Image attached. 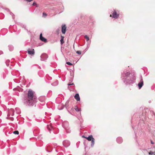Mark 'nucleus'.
<instances>
[{
    "label": "nucleus",
    "instance_id": "nucleus-28",
    "mask_svg": "<svg viewBox=\"0 0 155 155\" xmlns=\"http://www.w3.org/2000/svg\"><path fill=\"white\" fill-rule=\"evenodd\" d=\"M68 85L69 86V85H74V84L73 83H72V84H70V83H68Z\"/></svg>",
    "mask_w": 155,
    "mask_h": 155
},
{
    "label": "nucleus",
    "instance_id": "nucleus-24",
    "mask_svg": "<svg viewBox=\"0 0 155 155\" xmlns=\"http://www.w3.org/2000/svg\"><path fill=\"white\" fill-rule=\"evenodd\" d=\"M13 133L15 134H18L19 132L18 130H16L13 132Z\"/></svg>",
    "mask_w": 155,
    "mask_h": 155
},
{
    "label": "nucleus",
    "instance_id": "nucleus-30",
    "mask_svg": "<svg viewBox=\"0 0 155 155\" xmlns=\"http://www.w3.org/2000/svg\"><path fill=\"white\" fill-rule=\"evenodd\" d=\"M36 5V3L35 2H34L32 4V5L33 6H34V5Z\"/></svg>",
    "mask_w": 155,
    "mask_h": 155
},
{
    "label": "nucleus",
    "instance_id": "nucleus-35",
    "mask_svg": "<svg viewBox=\"0 0 155 155\" xmlns=\"http://www.w3.org/2000/svg\"><path fill=\"white\" fill-rule=\"evenodd\" d=\"M73 74H72L71 73L70 75H71V76H73Z\"/></svg>",
    "mask_w": 155,
    "mask_h": 155
},
{
    "label": "nucleus",
    "instance_id": "nucleus-41",
    "mask_svg": "<svg viewBox=\"0 0 155 155\" xmlns=\"http://www.w3.org/2000/svg\"><path fill=\"white\" fill-rule=\"evenodd\" d=\"M1 112L0 111V114H1Z\"/></svg>",
    "mask_w": 155,
    "mask_h": 155
},
{
    "label": "nucleus",
    "instance_id": "nucleus-25",
    "mask_svg": "<svg viewBox=\"0 0 155 155\" xmlns=\"http://www.w3.org/2000/svg\"><path fill=\"white\" fill-rule=\"evenodd\" d=\"M76 53L78 54H81V51H76Z\"/></svg>",
    "mask_w": 155,
    "mask_h": 155
},
{
    "label": "nucleus",
    "instance_id": "nucleus-38",
    "mask_svg": "<svg viewBox=\"0 0 155 155\" xmlns=\"http://www.w3.org/2000/svg\"><path fill=\"white\" fill-rule=\"evenodd\" d=\"M20 113V111H19L18 112V114H19V113Z\"/></svg>",
    "mask_w": 155,
    "mask_h": 155
},
{
    "label": "nucleus",
    "instance_id": "nucleus-7",
    "mask_svg": "<svg viewBox=\"0 0 155 155\" xmlns=\"http://www.w3.org/2000/svg\"><path fill=\"white\" fill-rule=\"evenodd\" d=\"M119 16V14H118L117 13L116 10H114V12L112 13V17L115 19H117V18H118Z\"/></svg>",
    "mask_w": 155,
    "mask_h": 155
},
{
    "label": "nucleus",
    "instance_id": "nucleus-20",
    "mask_svg": "<svg viewBox=\"0 0 155 155\" xmlns=\"http://www.w3.org/2000/svg\"><path fill=\"white\" fill-rule=\"evenodd\" d=\"M75 110L77 111H81V109H79L78 107L76 106L74 108Z\"/></svg>",
    "mask_w": 155,
    "mask_h": 155
},
{
    "label": "nucleus",
    "instance_id": "nucleus-6",
    "mask_svg": "<svg viewBox=\"0 0 155 155\" xmlns=\"http://www.w3.org/2000/svg\"><path fill=\"white\" fill-rule=\"evenodd\" d=\"M48 58V55L46 54H43L41 56V61H45Z\"/></svg>",
    "mask_w": 155,
    "mask_h": 155
},
{
    "label": "nucleus",
    "instance_id": "nucleus-16",
    "mask_svg": "<svg viewBox=\"0 0 155 155\" xmlns=\"http://www.w3.org/2000/svg\"><path fill=\"white\" fill-rule=\"evenodd\" d=\"M45 99V97L41 96L39 98V100L41 102L44 101Z\"/></svg>",
    "mask_w": 155,
    "mask_h": 155
},
{
    "label": "nucleus",
    "instance_id": "nucleus-22",
    "mask_svg": "<svg viewBox=\"0 0 155 155\" xmlns=\"http://www.w3.org/2000/svg\"><path fill=\"white\" fill-rule=\"evenodd\" d=\"M84 38L86 39V41H87L89 40V37L87 35L84 36Z\"/></svg>",
    "mask_w": 155,
    "mask_h": 155
},
{
    "label": "nucleus",
    "instance_id": "nucleus-18",
    "mask_svg": "<svg viewBox=\"0 0 155 155\" xmlns=\"http://www.w3.org/2000/svg\"><path fill=\"white\" fill-rule=\"evenodd\" d=\"M61 39L60 40L61 43V45H62L64 43V37L61 35Z\"/></svg>",
    "mask_w": 155,
    "mask_h": 155
},
{
    "label": "nucleus",
    "instance_id": "nucleus-33",
    "mask_svg": "<svg viewBox=\"0 0 155 155\" xmlns=\"http://www.w3.org/2000/svg\"><path fill=\"white\" fill-rule=\"evenodd\" d=\"M3 53V52H2V51H0V55L2 54Z\"/></svg>",
    "mask_w": 155,
    "mask_h": 155
},
{
    "label": "nucleus",
    "instance_id": "nucleus-23",
    "mask_svg": "<svg viewBox=\"0 0 155 155\" xmlns=\"http://www.w3.org/2000/svg\"><path fill=\"white\" fill-rule=\"evenodd\" d=\"M50 147L49 146H48L47 147V151H48V152H51V151H52V150L51 149V150H49L50 149Z\"/></svg>",
    "mask_w": 155,
    "mask_h": 155
},
{
    "label": "nucleus",
    "instance_id": "nucleus-26",
    "mask_svg": "<svg viewBox=\"0 0 155 155\" xmlns=\"http://www.w3.org/2000/svg\"><path fill=\"white\" fill-rule=\"evenodd\" d=\"M47 16V14L45 13H43V17H45Z\"/></svg>",
    "mask_w": 155,
    "mask_h": 155
},
{
    "label": "nucleus",
    "instance_id": "nucleus-3",
    "mask_svg": "<svg viewBox=\"0 0 155 155\" xmlns=\"http://www.w3.org/2000/svg\"><path fill=\"white\" fill-rule=\"evenodd\" d=\"M63 127L66 130V132L68 133H70L71 130L68 127V123L67 121H65L62 124Z\"/></svg>",
    "mask_w": 155,
    "mask_h": 155
},
{
    "label": "nucleus",
    "instance_id": "nucleus-21",
    "mask_svg": "<svg viewBox=\"0 0 155 155\" xmlns=\"http://www.w3.org/2000/svg\"><path fill=\"white\" fill-rule=\"evenodd\" d=\"M10 62V60H6V64L7 65V66H8L9 64V63Z\"/></svg>",
    "mask_w": 155,
    "mask_h": 155
},
{
    "label": "nucleus",
    "instance_id": "nucleus-10",
    "mask_svg": "<svg viewBox=\"0 0 155 155\" xmlns=\"http://www.w3.org/2000/svg\"><path fill=\"white\" fill-rule=\"evenodd\" d=\"M28 53L31 55H33L35 54V51L34 49H31L29 48L28 50Z\"/></svg>",
    "mask_w": 155,
    "mask_h": 155
},
{
    "label": "nucleus",
    "instance_id": "nucleus-14",
    "mask_svg": "<svg viewBox=\"0 0 155 155\" xmlns=\"http://www.w3.org/2000/svg\"><path fill=\"white\" fill-rule=\"evenodd\" d=\"M75 98L77 101H80V97L78 94H76L74 96Z\"/></svg>",
    "mask_w": 155,
    "mask_h": 155
},
{
    "label": "nucleus",
    "instance_id": "nucleus-32",
    "mask_svg": "<svg viewBox=\"0 0 155 155\" xmlns=\"http://www.w3.org/2000/svg\"><path fill=\"white\" fill-rule=\"evenodd\" d=\"M33 0H25V1L28 2H30Z\"/></svg>",
    "mask_w": 155,
    "mask_h": 155
},
{
    "label": "nucleus",
    "instance_id": "nucleus-4",
    "mask_svg": "<svg viewBox=\"0 0 155 155\" xmlns=\"http://www.w3.org/2000/svg\"><path fill=\"white\" fill-rule=\"evenodd\" d=\"M85 138L87 139L89 141H91V147H93L94 143V139L93 137L92 136V135H91L87 137H85Z\"/></svg>",
    "mask_w": 155,
    "mask_h": 155
},
{
    "label": "nucleus",
    "instance_id": "nucleus-37",
    "mask_svg": "<svg viewBox=\"0 0 155 155\" xmlns=\"http://www.w3.org/2000/svg\"><path fill=\"white\" fill-rule=\"evenodd\" d=\"M15 109H16V110H17V109H18H18H18V108H15Z\"/></svg>",
    "mask_w": 155,
    "mask_h": 155
},
{
    "label": "nucleus",
    "instance_id": "nucleus-9",
    "mask_svg": "<svg viewBox=\"0 0 155 155\" xmlns=\"http://www.w3.org/2000/svg\"><path fill=\"white\" fill-rule=\"evenodd\" d=\"M70 142L68 140H65L63 141V144L65 147H67L69 146L70 145Z\"/></svg>",
    "mask_w": 155,
    "mask_h": 155
},
{
    "label": "nucleus",
    "instance_id": "nucleus-17",
    "mask_svg": "<svg viewBox=\"0 0 155 155\" xmlns=\"http://www.w3.org/2000/svg\"><path fill=\"white\" fill-rule=\"evenodd\" d=\"M9 49L10 51H12L14 49V47L13 46L11 45H9L8 46Z\"/></svg>",
    "mask_w": 155,
    "mask_h": 155
},
{
    "label": "nucleus",
    "instance_id": "nucleus-29",
    "mask_svg": "<svg viewBox=\"0 0 155 155\" xmlns=\"http://www.w3.org/2000/svg\"><path fill=\"white\" fill-rule=\"evenodd\" d=\"M153 153V152H150L149 153V154L150 155H152Z\"/></svg>",
    "mask_w": 155,
    "mask_h": 155
},
{
    "label": "nucleus",
    "instance_id": "nucleus-11",
    "mask_svg": "<svg viewBox=\"0 0 155 155\" xmlns=\"http://www.w3.org/2000/svg\"><path fill=\"white\" fill-rule=\"evenodd\" d=\"M40 39L42 41H43L44 42H46L47 41V40L46 38H45L44 37L42 36V33H41L40 35Z\"/></svg>",
    "mask_w": 155,
    "mask_h": 155
},
{
    "label": "nucleus",
    "instance_id": "nucleus-1",
    "mask_svg": "<svg viewBox=\"0 0 155 155\" xmlns=\"http://www.w3.org/2000/svg\"><path fill=\"white\" fill-rule=\"evenodd\" d=\"M121 78L127 85L133 84L135 82L136 77L134 74H131L130 72L124 71L121 74Z\"/></svg>",
    "mask_w": 155,
    "mask_h": 155
},
{
    "label": "nucleus",
    "instance_id": "nucleus-40",
    "mask_svg": "<svg viewBox=\"0 0 155 155\" xmlns=\"http://www.w3.org/2000/svg\"><path fill=\"white\" fill-rule=\"evenodd\" d=\"M110 17H111V15H110Z\"/></svg>",
    "mask_w": 155,
    "mask_h": 155
},
{
    "label": "nucleus",
    "instance_id": "nucleus-15",
    "mask_svg": "<svg viewBox=\"0 0 155 155\" xmlns=\"http://www.w3.org/2000/svg\"><path fill=\"white\" fill-rule=\"evenodd\" d=\"M47 128L50 133H51V131L53 129V127L50 124L47 125Z\"/></svg>",
    "mask_w": 155,
    "mask_h": 155
},
{
    "label": "nucleus",
    "instance_id": "nucleus-12",
    "mask_svg": "<svg viewBox=\"0 0 155 155\" xmlns=\"http://www.w3.org/2000/svg\"><path fill=\"white\" fill-rule=\"evenodd\" d=\"M66 27L65 25H62V32L63 34H65L66 32Z\"/></svg>",
    "mask_w": 155,
    "mask_h": 155
},
{
    "label": "nucleus",
    "instance_id": "nucleus-31",
    "mask_svg": "<svg viewBox=\"0 0 155 155\" xmlns=\"http://www.w3.org/2000/svg\"><path fill=\"white\" fill-rule=\"evenodd\" d=\"M10 14L11 15H12V18H13V16H14V15L13 14V13L12 12H11L10 13Z\"/></svg>",
    "mask_w": 155,
    "mask_h": 155
},
{
    "label": "nucleus",
    "instance_id": "nucleus-8",
    "mask_svg": "<svg viewBox=\"0 0 155 155\" xmlns=\"http://www.w3.org/2000/svg\"><path fill=\"white\" fill-rule=\"evenodd\" d=\"M14 114V109H10L8 111V116L9 117L10 116H13Z\"/></svg>",
    "mask_w": 155,
    "mask_h": 155
},
{
    "label": "nucleus",
    "instance_id": "nucleus-34",
    "mask_svg": "<svg viewBox=\"0 0 155 155\" xmlns=\"http://www.w3.org/2000/svg\"><path fill=\"white\" fill-rule=\"evenodd\" d=\"M150 142H151V144H154V143L153 142V141L151 140Z\"/></svg>",
    "mask_w": 155,
    "mask_h": 155
},
{
    "label": "nucleus",
    "instance_id": "nucleus-13",
    "mask_svg": "<svg viewBox=\"0 0 155 155\" xmlns=\"http://www.w3.org/2000/svg\"><path fill=\"white\" fill-rule=\"evenodd\" d=\"M116 141L118 143H122L123 141V139L121 137H118L116 139Z\"/></svg>",
    "mask_w": 155,
    "mask_h": 155
},
{
    "label": "nucleus",
    "instance_id": "nucleus-5",
    "mask_svg": "<svg viewBox=\"0 0 155 155\" xmlns=\"http://www.w3.org/2000/svg\"><path fill=\"white\" fill-rule=\"evenodd\" d=\"M140 81L138 83V84L139 89H140L142 87L143 84V81L142 76H140Z\"/></svg>",
    "mask_w": 155,
    "mask_h": 155
},
{
    "label": "nucleus",
    "instance_id": "nucleus-19",
    "mask_svg": "<svg viewBox=\"0 0 155 155\" xmlns=\"http://www.w3.org/2000/svg\"><path fill=\"white\" fill-rule=\"evenodd\" d=\"M58 81H56L51 84L53 86H56L58 84Z\"/></svg>",
    "mask_w": 155,
    "mask_h": 155
},
{
    "label": "nucleus",
    "instance_id": "nucleus-36",
    "mask_svg": "<svg viewBox=\"0 0 155 155\" xmlns=\"http://www.w3.org/2000/svg\"><path fill=\"white\" fill-rule=\"evenodd\" d=\"M39 69H41V67L39 66Z\"/></svg>",
    "mask_w": 155,
    "mask_h": 155
},
{
    "label": "nucleus",
    "instance_id": "nucleus-2",
    "mask_svg": "<svg viewBox=\"0 0 155 155\" xmlns=\"http://www.w3.org/2000/svg\"><path fill=\"white\" fill-rule=\"evenodd\" d=\"M35 92L31 89L28 91L27 96L24 98L23 101L26 105L33 106L36 100V97L34 95Z\"/></svg>",
    "mask_w": 155,
    "mask_h": 155
},
{
    "label": "nucleus",
    "instance_id": "nucleus-39",
    "mask_svg": "<svg viewBox=\"0 0 155 155\" xmlns=\"http://www.w3.org/2000/svg\"><path fill=\"white\" fill-rule=\"evenodd\" d=\"M83 137H84V138H85V137H85V136H83Z\"/></svg>",
    "mask_w": 155,
    "mask_h": 155
},
{
    "label": "nucleus",
    "instance_id": "nucleus-27",
    "mask_svg": "<svg viewBox=\"0 0 155 155\" xmlns=\"http://www.w3.org/2000/svg\"><path fill=\"white\" fill-rule=\"evenodd\" d=\"M66 64L69 65H72V64L71 63L69 62H66Z\"/></svg>",
    "mask_w": 155,
    "mask_h": 155
}]
</instances>
